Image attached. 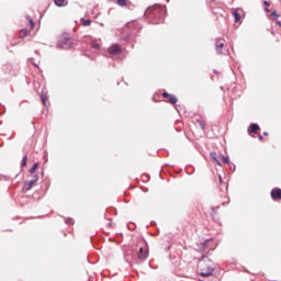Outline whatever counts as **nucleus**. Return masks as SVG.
<instances>
[{
	"instance_id": "obj_1",
	"label": "nucleus",
	"mask_w": 281,
	"mask_h": 281,
	"mask_svg": "<svg viewBox=\"0 0 281 281\" xmlns=\"http://www.w3.org/2000/svg\"><path fill=\"white\" fill-rule=\"evenodd\" d=\"M166 5L155 4L154 7L147 8V10L145 11V16H147V19H150L154 25H159L164 23V20L166 19Z\"/></svg>"
},
{
	"instance_id": "obj_2",
	"label": "nucleus",
	"mask_w": 281,
	"mask_h": 281,
	"mask_svg": "<svg viewBox=\"0 0 281 281\" xmlns=\"http://www.w3.org/2000/svg\"><path fill=\"white\" fill-rule=\"evenodd\" d=\"M74 42L69 37H63L57 43V49H71Z\"/></svg>"
},
{
	"instance_id": "obj_3",
	"label": "nucleus",
	"mask_w": 281,
	"mask_h": 281,
	"mask_svg": "<svg viewBox=\"0 0 281 281\" xmlns=\"http://www.w3.org/2000/svg\"><path fill=\"white\" fill-rule=\"evenodd\" d=\"M37 182H38V175H34L32 180L24 182L22 188L23 192H30V190H32V188H34V186H36Z\"/></svg>"
},
{
	"instance_id": "obj_4",
	"label": "nucleus",
	"mask_w": 281,
	"mask_h": 281,
	"mask_svg": "<svg viewBox=\"0 0 281 281\" xmlns=\"http://www.w3.org/2000/svg\"><path fill=\"white\" fill-rule=\"evenodd\" d=\"M110 56H117L119 54H122V48L117 44H113L108 49Z\"/></svg>"
},
{
	"instance_id": "obj_5",
	"label": "nucleus",
	"mask_w": 281,
	"mask_h": 281,
	"mask_svg": "<svg viewBox=\"0 0 281 281\" xmlns=\"http://www.w3.org/2000/svg\"><path fill=\"white\" fill-rule=\"evenodd\" d=\"M162 98H166L170 104H177V102H179V99H177V97L168 93L167 91L162 92Z\"/></svg>"
},
{
	"instance_id": "obj_6",
	"label": "nucleus",
	"mask_w": 281,
	"mask_h": 281,
	"mask_svg": "<svg viewBox=\"0 0 281 281\" xmlns=\"http://www.w3.org/2000/svg\"><path fill=\"white\" fill-rule=\"evenodd\" d=\"M216 267L207 266L206 271L200 272L201 278H210V276H213Z\"/></svg>"
},
{
	"instance_id": "obj_7",
	"label": "nucleus",
	"mask_w": 281,
	"mask_h": 281,
	"mask_svg": "<svg viewBox=\"0 0 281 281\" xmlns=\"http://www.w3.org/2000/svg\"><path fill=\"white\" fill-rule=\"evenodd\" d=\"M270 194H271L272 201L281 200V189L280 188L272 189Z\"/></svg>"
},
{
	"instance_id": "obj_8",
	"label": "nucleus",
	"mask_w": 281,
	"mask_h": 281,
	"mask_svg": "<svg viewBox=\"0 0 281 281\" xmlns=\"http://www.w3.org/2000/svg\"><path fill=\"white\" fill-rule=\"evenodd\" d=\"M260 131V125H258L257 123H251L248 127V133L251 134H256Z\"/></svg>"
},
{
	"instance_id": "obj_9",
	"label": "nucleus",
	"mask_w": 281,
	"mask_h": 281,
	"mask_svg": "<svg viewBox=\"0 0 281 281\" xmlns=\"http://www.w3.org/2000/svg\"><path fill=\"white\" fill-rule=\"evenodd\" d=\"M137 258L138 260H146L148 258V250H145L144 248H139Z\"/></svg>"
},
{
	"instance_id": "obj_10",
	"label": "nucleus",
	"mask_w": 281,
	"mask_h": 281,
	"mask_svg": "<svg viewBox=\"0 0 281 281\" xmlns=\"http://www.w3.org/2000/svg\"><path fill=\"white\" fill-rule=\"evenodd\" d=\"M210 157H211L212 161H214V164H216L217 166H223L221 160H218V156L216 155L215 151H211Z\"/></svg>"
},
{
	"instance_id": "obj_11",
	"label": "nucleus",
	"mask_w": 281,
	"mask_h": 281,
	"mask_svg": "<svg viewBox=\"0 0 281 281\" xmlns=\"http://www.w3.org/2000/svg\"><path fill=\"white\" fill-rule=\"evenodd\" d=\"M207 262H212V259L207 258V255H203L202 258L199 260V266L205 265Z\"/></svg>"
},
{
	"instance_id": "obj_12",
	"label": "nucleus",
	"mask_w": 281,
	"mask_h": 281,
	"mask_svg": "<svg viewBox=\"0 0 281 281\" xmlns=\"http://www.w3.org/2000/svg\"><path fill=\"white\" fill-rule=\"evenodd\" d=\"M54 3L57 8H65V5H67V0H54Z\"/></svg>"
},
{
	"instance_id": "obj_13",
	"label": "nucleus",
	"mask_w": 281,
	"mask_h": 281,
	"mask_svg": "<svg viewBox=\"0 0 281 281\" xmlns=\"http://www.w3.org/2000/svg\"><path fill=\"white\" fill-rule=\"evenodd\" d=\"M223 47H225V44H223V43L215 44V52H216V54H223V52H222Z\"/></svg>"
},
{
	"instance_id": "obj_14",
	"label": "nucleus",
	"mask_w": 281,
	"mask_h": 281,
	"mask_svg": "<svg viewBox=\"0 0 281 281\" xmlns=\"http://www.w3.org/2000/svg\"><path fill=\"white\" fill-rule=\"evenodd\" d=\"M195 121L199 123V126L202 131H205V121L200 116L199 119H195Z\"/></svg>"
},
{
	"instance_id": "obj_15",
	"label": "nucleus",
	"mask_w": 281,
	"mask_h": 281,
	"mask_svg": "<svg viewBox=\"0 0 281 281\" xmlns=\"http://www.w3.org/2000/svg\"><path fill=\"white\" fill-rule=\"evenodd\" d=\"M116 4H119L120 8H126L128 5V0H116Z\"/></svg>"
},
{
	"instance_id": "obj_16",
	"label": "nucleus",
	"mask_w": 281,
	"mask_h": 281,
	"mask_svg": "<svg viewBox=\"0 0 281 281\" xmlns=\"http://www.w3.org/2000/svg\"><path fill=\"white\" fill-rule=\"evenodd\" d=\"M80 22L83 25V27H89V25H91V20H87L85 18H81Z\"/></svg>"
},
{
	"instance_id": "obj_17",
	"label": "nucleus",
	"mask_w": 281,
	"mask_h": 281,
	"mask_svg": "<svg viewBox=\"0 0 281 281\" xmlns=\"http://www.w3.org/2000/svg\"><path fill=\"white\" fill-rule=\"evenodd\" d=\"M36 170H38V162H35L32 168L29 170L31 175H36Z\"/></svg>"
},
{
	"instance_id": "obj_18",
	"label": "nucleus",
	"mask_w": 281,
	"mask_h": 281,
	"mask_svg": "<svg viewBox=\"0 0 281 281\" xmlns=\"http://www.w3.org/2000/svg\"><path fill=\"white\" fill-rule=\"evenodd\" d=\"M233 16L235 19V23L240 22V13H238L237 11H234Z\"/></svg>"
},
{
	"instance_id": "obj_19",
	"label": "nucleus",
	"mask_w": 281,
	"mask_h": 281,
	"mask_svg": "<svg viewBox=\"0 0 281 281\" xmlns=\"http://www.w3.org/2000/svg\"><path fill=\"white\" fill-rule=\"evenodd\" d=\"M26 20L29 21L32 30H34V27L36 26V23H34V20H32V18L30 15H26Z\"/></svg>"
},
{
	"instance_id": "obj_20",
	"label": "nucleus",
	"mask_w": 281,
	"mask_h": 281,
	"mask_svg": "<svg viewBox=\"0 0 281 281\" xmlns=\"http://www.w3.org/2000/svg\"><path fill=\"white\" fill-rule=\"evenodd\" d=\"M41 100H42V103L44 104V106H47V95H45V93L41 94Z\"/></svg>"
},
{
	"instance_id": "obj_21",
	"label": "nucleus",
	"mask_w": 281,
	"mask_h": 281,
	"mask_svg": "<svg viewBox=\"0 0 281 281\" xmlns=\"http://www.w3.org/2000/svg\"><path fill=\"white\" fill-rule=\"evenodd\" d=\"M210 243H212V239H205L201 245H202V249H205V247H207L210 245Z\"/></svg>"
},
{
	"instance_id": "obj_22",
	"label": "nucleus",
	"mask_w": 281,
	"mask_h": 281,
	"mask_svg": "<svg viewBox=\"0 0 281 281\" xmlns=\"http://www.w3.org/2000/svg\"><path fill=\"white\" fill-rule=\"evenodd\" d=\"M22 168H25V166H27V155H25L23 158H22V164H21Z\"/></svg>"
},
{
	"instance_id": "obj_23",
	"label": "nucleus",
	"mask_w": 281,
	"mask_h": 281,
	"mask_svg": "<svg viewBox=\"0 0 281 281\" xmlns=\"http://www.w3.org/2000/svg\"><path fill=\"white\" fill-rule=\"evenodd\" d=\"M223 162L229 166V156H222Z\"/></svg>"
},
{
	"instance_id": "obj_24",
	"label": "nucleus",
	"mask_w": 281,
	"mask_h": 281,
	"mask_svg": "<svg viewBox=\"0 0 281 281\" xmlns=\"http://www.w3.org/2000/svg\"><path fill=\"white\" fill-rule=\"evenodd\" d=\"M125 8H127V10H134L135 9V4H133L131 1H128L127 5H125Z\"/></svg>"
},
{
	"instance_id": "obj_25",
	"label": "nucleus",
	"mask_w": 281,
	"mask_h": 281,
	"mask_svg": "<svg viewBox=\"0 0 281 281\" xmlns=\"http://www.w3.org/2000/svg\"><path fill=\"white\" fill-rule=\"evenodd\" d=\"M66 225H74V218L68 217L65 220Z\"/></svg>"
},
{
	"instance_id": "obj_26",
	"label": "nucleus",
	"mask_w": 281,
	"mask_h": 281,
	"mask_svg": "<svg viewBox=\"0 0 281 281\" xmlns=\"http://www.w3.org/2000/svg\"><path fill=\"white\" fill-rule=\"evenodd\" d=\"M271 16H272V21H276V19H278L280 15L278 14L277 11H272Z\"/></svg>"
},
{
	"instance_id": "obj_27",
	"label": "nucleus",
	"mask_w": 281,
	"mask_h": 281,
	"mask_svg": "<svg viewBox=\"0 0 281 281\" xmlns=\"http://www.w3.org/2000/svg\"><path fill=\"white\" fill-rule=\"evenodd\" d=\"M91 47H92V49H100V44L93 42V43L91 44Z\"/></svg>"
},
{
	"instance_id": "obj_28",
	"label": "nucleus",
	"mask_w": 281,
	"mask_h": 281,
	"mask_svg": "<svg viewBox=\"0 0 281 281\" xmlns=\"http://www.w3.org/2000/svg\"><path fill=\"white\" fill-rule=\"evenodd\" d=\"M229 170H232V172H236V165L229 162Z\"/></svg>"
},
{
	"instance_id": "obj_29",
	"label": "nucleus",
	"mask_w": 281,
	"mask_h": 281,
	"mask_svg": "<svg viewBox=\"0 0 281 281\" xmlns=\"http://www.w3.org/2000/svg\"><path fill=\"white\" fill-rule=\"evenodd\" d=\"M21 34H22V36H27V34H30V31H27V29H23L21 31Z\"/></svg>"
},
{
	"instance_id": "obj_30",
	"label": "nucleus",
	"mask_w": 281,
	"mask_h": 281,
	"mask_svg": "<svg viewBox=\"0 0 281 281\" xmlns=\"http://www.w3.org/2000/svg\"><path fill=\"white\" fill-rule=\"evenodd\" d=\"M263 5H266V8H269V5H271V3L269 1H263Z\"/></svg>"
},
{
	"instance_id": "obj_31",
	"label": "nucleus",
	"mask_w": 281,
	"mask_h": 281,
	"mask_svg": "<svg viewBox=\"0 0 281 281\" xmlns=\"http://www.w3.org/2000/svg\"><path fill=\"white\" fill-rule=\"evenodd\" d=\"M218 181H220V183H223V177L222 176H218Z\"/></svg>"
},
{
	"instance_id": "obj_32",
	"label": "nucleus",
	"mask_w": 281,
	"mask_h": 281,
	"mask_svg": "<svg viewBox=\"0 0 281 281\" xmlns=\"http://www.w3.org/2000/svg\"><path fill=\"white\" fill-rule=\"evenodd\" d=\"M258 139H259L260 142H262V139H263L262 135H259V136H258Z\"/></svg>"
},
{
	"instance_id": "obj_33",
	"label": "nucleus",
	"mask_w": 281,
	"mask_h": 281,
	"mask_svg": "<svg viewBox=\"0 0 281 281\" xmlns=\"http://www.w3.org/2000/svg\"><path fill=\"white\" fill-rule=\"evenodd\" d=\"M277 25H279V27H281V21H277Z\"/></svg>"
},
{
	"instance_id": "obj_34",
	"label": "nucleus",
	"mask_w": 281,
	"mask_h": 281,
	"mask_svg": "<svg viewBox=\"0 0 281 281\" xmlns=\"http://www.w3.org/2000/svg\"><path fill=\"white\" fill-rule=\"evenodd\" d=\"M265 12H271V10H269V8H266V9H265Z\"/></svg>"
},
{
	"instance_id": "obj_35",
	"label": "nucleus",
	"mask_w": 281,
	"mask_h": 281,
	"mask_svg": "<svg viewBox=\"0 0 281 281\" xmlns=\"http://www.w3.org/2000/svg\"><path fill=\"white\" fill-rule=\"evenodd\" d=\"M263 135H265V137H267V135H269V133H267V132H263Z\"/></svg>"
},
{
	"instance_id": "obj_36",
	"label": "nucleus",
	"mask_w": 281,
	"mask_h": 281,
	"mask_svg": "<svg viewBox=\"0 0 281 281\" xmlns=\"http://www.w3.org/2000/svg\"><path fill=\"white\" fill-rule=\"evenodd\" d=\"M214 74H218V71L214 70Z\"/></svg>"
},
{
	"instance_id": "obj_37",
	"label": "nucleus",
	"mask_w": 281,
	"mask_h": 281,
	"mask_svg": "<svg viewBox=\"0 0 281 281\" xmlns=\"http://www.w3.org/2000/svg\"><path fill=\"white\" fill-rule=\"evenodd\" d=\"M134 25H137V22H135Z\"/></svg>"
},
{
	"instance_id": "obj_38",
	"label": "nucleus",
	"mask_w": 281,
	"mask_h": 281,
	"mask_svg": "<svg viewBox=\"0 0 281 281\" xmlns=\"http://www.w3.org/2000/svg\"><path fill=\"white\" fill-rule=\"evenodd\" d=\"M170 2V0H167V3Z\"/></svg>"
}]
</instances>
